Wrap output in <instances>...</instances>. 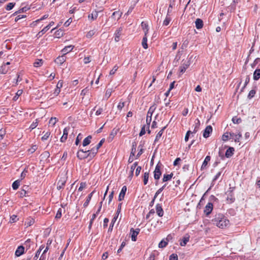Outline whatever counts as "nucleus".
<instances>
[{
	"instance_id": "35",
	"label": "nucleus",
	"mask_w": 260,
	"mask_h": 260,
	"mask_svg": "<svg viewBox=\"0 0 260 260\" xmlns=\"http://www.w3.org/2000/svg\"><path fill=\"white\" fill-rule=\"evenodd\" d=\"M152 115V114H148V113H147L146 121V123H147L148 127H149V125L151 121Z\"/></svg>"
},
{
	"instance_id": "50",
	"label": "nucleus",
	"mask_w": 260,
	"mask_h": 260,
	"mask_svg": "<svg viewBox=\"0 0 260 260\" xmlns=\"http://www.w3.org/2000/svg\"><path fill=\"white\" fill-rule=\"evenodd\" d=\"M17 216L15 215H13L10 217V222L11 223H14L15 222L17 221Z\"/></svg>"
},
{
	"instance_id": "60",
	"label": "nucleus",
	"mask_w": 260,
	"mask_h": 260,
	"mask_svg": "<svg viewBox=\"0 0 260 260\" xmlns=\"http://www.w3.org/2000/svg\"><path fill=\"white\" fill-rule=\"evenodd\" d=\"M86 187V183L84 182H82L80 183V186L78 188L79 191H82L83 188Z\"/></svg>"
},
{
	"instance_id": "10",
	"label": "nucleus",
	"mask_w": 260,
	"mask_h": 260,
	"mask_svg": "<svg viewBox=\"0 0 260 260\" xmlns=\"http://www.w3.org/2000/svg\"><path fill=\"white\" fill-rule=\"evenodd\" d=\"M69 129L70 127H69L64 128L63 135L60 138V141L61 142H64L67 140Z\"/></svg>"
},
{
	"instance_id": "3",
	"label": "nucleus",
	"mask_w": 260,
	"mask_h": 260,
	"mask_svg": "<svg viewBox=\"0 0 260 260\" xmlns=\"http://www.w3.org/2000/svg\"><path fill=\"white\" fill-rule=\"evenodd\" d=\"M89 150L84 151L83 150L80 149L79 150L77 154V157L80 159H82L90 157V153Z\"/></svg>"
},
{
	"instance_id": "46",
	"label": "nucleus",
	"mask_w": 260,
	"mask_h": 260,
	"mask_svg": "<svg viewBox=\"0 0 260 260\" xmlns=\"http://www.w3.org/2000/svg\"><path fill=\"white\" fill-rule=\"evenodd\" d=\"M255 94V91L254 90H251L248 95V98L250 99L253 98Z\"/></svg>"
},
{
	"instance_id": "49",
	"label": "nucleus",
	"mask_w": 260,
	"mask_h": 260,
	"mask_svg": "<svg viewBox=\"0 0 260 260\" xmlns=\"http://www.w3.org/2000/svg\"><path fill=\"white\" fill-rule=\"evenodd\" d=\"M229 138V133H225L222 136V140L223 141H226Z\"/></svg>"
},
{
	"instance_id": "8",
	"label": "nucleus",
	"mask_w": 260,
	"mask_h": 260,
	"mask_svg": "<svg viewBox=\"0 0 260 260\" xmlns=\"http://www.w3.org/2000/svg\"><path fill=\"white\" fill-rule=\"evenodd\" d=\"M212 132V127L211 125H208L203 133V137L205 138H207L209 137L210 134Z\"/></svg>"
},
{
	"instance_id": "22",
	"label": "nucleus",
	"mask_w": 260,
	"mask_h": 260,
	"mask_svg": "<svg viewBox=\"0 0 260 260\" xmlns=\"http://www.w3.org/2000/svg\"><path fill=\"white\" fill-rule=\"evenodd\" d=\"M233 190L231 188H230V190L226 192V194L228 195L227 200H230L231 202H233L234 201V198L232 194Z\"/></svg>"
},
{
	"instance_id": "38",
	"label": "nucleus",
	"mask_w": 260,
	"mask_h": 260,
	"mask_svg": "<svg viewBox=\"0 0 260 260\" xmlns=\"http://www.w3.org/2000/svg\"><path fill=\"white\" fill-rule=\"evenodd\" d=\"M22 90H18L16 92V95L14 96L13 100L14 101H16L18 99V97L22 94Z\"/></svg>"
},
{
	"instance_id": "51",
	"label": "nucleus",
	"mask_w": 260,
	"mask_h": 260,
	"mask_svg": "<svg viewBox=\"0 0 260 260\" xmlns=\"http://www.w3.org/2000/svg\"><path fill=\"white\" fill-rule=\"evenodd\" d=\"M50 135V132H46L44 134V135L42 137V140L43 141L46 140L49 138Z\"/></svg>"
},
{
	"instance_id": "58",
	"label": "nucleus",
	"mask_w": 260,
	"mask_h": 260,
	"mask_svg": "<svg viewBox=\"0 0 260 260\" xmlns=\"http://www.w3.org/2000/svg\"><path fill=\"white\" fill-rule=\"evenodd\" d=\"M41 250H42V248H41V247H40L39 248V249L37 251V252L36 253V255H35V256L34 257V259L35 260H36L38 258V257H39V256L40 254Z\"/></svg>"
},
{
	"instance_id": "20",
	"label": "nucleus",
	"mask_w": 260,
	"mask_h": 260,
	"mask_svg": "<svg viewBox=\"0 0 260 260\" xmlns=\"http://www.w3.org/2000/svg\"><path fill=\"white\" fill-rule=\"evenodd\" d=\"M234 148L233 147H230L226 150L225 155L226 157L229 158L231 157L234 154Z\"/></svg>"
},
{
	"instance_id": "53",
	"label": "nucleus",
	"mask_w": 260,
	"mask_h": 260,
	"mask_svg": "<svg viewBox=\"0 0 260 260\" xmlns=\"http://www.w3.org/2000/svg\"><path fill=\"white\" fill-rule=\"evenodd\" d=\"M169 260H178V256L176 254H172L170 256Z\"/></svg>"
},
{
	"instance_id": "25",
	"label": "nucleus",
	"mask_w": 260,
	"mask_h": 260,
	"mask_svg": "<svg viewBox=\"0 0 260 260\" xmlns=\"http://www.w3.org/2000/svg\"><path fill=\"white\" fill-rule=\"evenodd\" d=\"M122 14V12H120L119 11H115L113 13L111 16V18L114 19L117 18V19L118 20L121 17Z\"/></svg>"
},
{
	"instance_id": "39",
	"label": "nucleus",
	"mask_w": 260,
	"mask_h": 260,
	"mask_svg": "<svg viewBox=\"0 0 260 260\" xmlns=\"http://www.w3.org/2000/svg\"><path fill=\"white\" fill-rule=\"evenodd\" d=\"M149 173L145 172L144 174V184L146 185L148 181Z\"/></svg>"
},
{
	"instance_id": "24",
	"label": "nucleus",
	"mask_w": 260,
	"mask_h": 260,
	"mask_svg": "<svg viewBox=\"0 0 260 260\" xmlns=\"http://www.w3.org/2000/svg\"><path fill=\"white\" fill-rule=\"evenodd\" d=\"M166 126H164L156 135L154 142H156L159 140L161 137L164 130L166 129Z\"/></svg>"
},
{
	"instance_id": "52",
	"label": "nucleus",
	"mask_w": 260,
	"mask_h": 260,
	"mask_svg": "<svg viewBox=\"0 0 260 260\" xmlns=\"http://www.w3.org/2000/svg\"><path fill=\"white\" fill-rule=\"evenodd\" d=\"M61 217V209L59 208L56 214L55 218L59 219Z\"/></svg>"
},
{
	"instance_id": "61",
	"label": "nucleus",
	"mask_w": 260,
	"mask_h": 260,
	"mask_svg": "<svg viewBox=\"0 0 260 260\" xmlns=\"http://www.w3.org/2000/svg\"><path fill=\"white\" fill-rule=\"evenodd\" d=\"M146 133V131H145V125H144L142 128H141V132L139 134V136H142L143 135H144Z\"/></svg>"
},
{
	"instance_id": "36",
	"label": "nucleus",
	"mask_w": 260,
	"mask_h": 260,
	"mask_svg": "<svg viewBox=\"0 0 260 260\" xmlns=\"http://www.w3.org/2000/svg\"><path fill=\"white\" fill-rule=\"evenodd\" d=\"M168 244V241H164V240H161L159 243L158 244V247L159 248H164Z\"/></svg>"
},
{
	"instance_id": "37",
	"label": "nucleus",
	"mask_w": 260,
	"mask_h": 260,
	"mask_svg": "<svg viewBox=\"0 0 260 260\" xmlns=\"http://www.w3.org/2000/svg\"><path fill=\"white\" fill-rule=\"evenodd\" d=\"M15 5V3H10L8 4L6 7V9L7 11H10L13 9V8L14 7Z\"/></svg>"
},
{
	"instance_id": "44",
	"label": "nucleus",
	"mask_w": 260,
	"mask_h": 260,
	"mask_svg": "<svg viewBox=\"0 0 260 260\" xmlns=\"http://www.w3.org/2000/svg\"><path fill=\"white\" fill-rule=\"evenodd\" d=\"M95 31L94 30H91L89 31L86 35V37L88 38L92 37L95 34Z\"/></svg>"
},
{
	"instance_id": "26",
	"label": "nucleus",
	"mask_w": 260,
	"mask_h": 260,
	"mask_svg": "<svg viewBox=\"0 0 260 260\" xmlns=\"http://www.w3.org/2000/svg\"><path fill=\"white\" fill-rule=\"evenodd\" d=\"M91 138H92V137L91 136H88V137L85 138L84 139L83 142V146H86L89 145L91 142Z\"/></svg>"
},
{
	"instance_id": "15",
	"label": "nucleus",
	"mask_w": 260,
	"mask_h": 260,
	"mask_svg": "<svg viewBox=\"0 0 260 260\" xmlns=\"http://www.w3.org/2000/svg\"><path fill=\"white\" fill-rule=\"evenodd\" d=\"M74 47V46L72 45L66 46L63 49H62L61 52L64 55L67 53L71 52L73 49Z\"/></svg>"
},
{
	"instance_id": "28",
	"label": "nucleus",
	"mask_w": 260,
	"mask_h": 260,
	"mask_svg": "<svg viewBox=\"0 0 260 260\" xmlns=\"http://www.w3.org/2000/svg\"><path fill=\"white\" fill-rule=\"evenodd\" d=\"M210 156H207L204 160V161L203 162V164L202 165L201 168L203 169L205 168L206 166L207 165L208 162L210 160Z\"/></svg>"
},
{
	"instance_id": "13",
	"label": "nucleus",
	"mask_w": 260,
	"mask_h": 260,
	"mask_svg": "<svg viewBox=\"0 0 260 260\" xmlns=\"http://www.w3.org/2000/svg\"><path fill=\"white\" fill-rule=\"evenodd\" d=\"M229 134L230 135L231 138L234 139V140L236 142H239L240 138L242 137V135L240 133H239L237 135L233 133H230Z\"/></svg>"
},
{
	"instance_id": "23",
	"label": "nucleus",
	"mask_w": 260,
	"mask_h": 260,
	"mask_svg": "<svg viewBox=\"0 0 260 260\" xmlns=\"http://www.w3.org/2000/svg\"><path fill=\"white\" fill-rule=\"evenodd\" d=\"M99 149L95 147L91 148L90 150H88L89 151V153H90V157H93L95 154L97 153Z\"/></svg>"
},
{
	"instance_id": "59",
	"label": "nucleus",
	"mask_w": 260,
	"mask_h": 260,
	"mask_svg": "<svg viewBox=\"0 0 260 260\" xmlns=\"http://www.w3.org/2000/svg\"><path fill=\"white\" fill-rule=\"evenodd\" d=\"M190 134H193V133H192V131H187V133H186V135H185V139H184V140H185V141L186 142H187V141L188 140V138H189V135H190Z\"/></svg>"
},
{
	"instance_id": "27",
	"label": "nucleus",
	"mask_w": 260,
	"mask_h": 260,
	"mask_svg": "<svg viewBox=\"0 0 260 260\" xmlns=\"http://www.w3.org/2000/svg\"><path fill=\"white\" fill-rule=\"evenodd\" d=\"M260 78V69H256L253 73V79L257 80Z\"/></svg>"
},
{
	"instance_id": "42",
	"label": "nucleus",
	"mask_w": 260,
	"mask_h": 260,
	"mask_svg": "<svg viewBox=\"0 0 260 260\" xmlns=\"http://www.w3.org/2000/svg\"><path fill=\"white\" fill-rule=\"evenodd\" d=\"M112 92V89H108L106 90V93H105V97L107 99H108L111 95V93Z\"/></svg>"
},
{
	"instance_id": "47",
	"label": "nucleus",
	"mask_w": 260,
	"mask_h": 260,
	"mask_svg": "<svg viewBox=\"0 0 260 260\" xmlns=\"http://www.w3.org/2000/svg\"><path fill=\"white\" fill-rule=\"evenodd\" d=\"M38 124V120L36 119V121L35 122H33L31 123V124L30 125V128H31V129H34L35 128H36Z\"/></svg>"
},
{
	"instance_id": "19",
	"label": "nucleus",
	"mask_w": 260,
	"mask_h": 260,
	"mask_svg": "<svg viewBox=\"0 0 260 260\" xmlns=\"http://www.w3.org/2000/svg\"><path fill=\"white\" fill-rule=\"evenodd\" d=\"M200 125V121L199 119H196V120L194 121V129H193V131L192 132V133L193 134L196 133L199 129Z\"/></svg>"
},
{
	"instance_id": "9",
	"label": "nucleus",
	"mask_w": 260,
	"mask_h": 260,
	"mask_svg": "<svg viewBox=\"0 0 260 260\" xmlns=\"http://www.w3.org/2000/svg\"><path fill=\"white\" fill-rule=\"evenodd\" d=\"M190 64L189 61H185L180 67V72L183 74L185 70L188 68Z\"/></svg>"
},
{
	"instance_id": "32",
	"label": "nucleus",
	"mask_w": 260,
	"mask_h": 260,
	"mask_svg": "<svg viewBox=\"0 0 260 260\" xmlns=\"http://www.w3.org/2000/svg\"><path fill=\"white\" fill-rule=\"evenodd\" d=\"M20 181L19 180H17L13 183L12 188L13 189L16 190L17 188H18V187L20 185Z\"/></svg>"
},
{
	"instance_id": "29",
	"label": "nucleus",
	"mask_w": 260,
	"mask_h": 260,
	"mask_svg": "<svg viewBox=\"0 0 260 260\" xmlns=\"http://www.w3.org/2000/svg\"><path fill=\"white\" fill-rule=\"evenodd\" d=\"M173 174L171 173L170 174H165L163 177L162 180L164 182H166L171 180L173 177Z\"/></svg>"
},
{
	"instance_id": "45",
	"label": "nucleus",
	"mask_w": 260,
	"mask_h": 260,
	"mask_svg": "<svg viewBox=\"0 0 260 260\" xmlns=\"http://www.w3.org/2000/svg\"><path fill=\"white\" fill-rule=\"evenodd\" d=\"M118 69V66L117 65H115L113 68L110 71V75H112L115 73V72L117 71V70Z\"/></svg>"
},
{
	"instance_id": "41",
	"label": "nucleus",
	"mask_w": 260,
	"mask_h": 260,
	"mask_svg": "<svg viewBox=\"0 0 260 260\" xmlns=\"http://www.w3.org/2000/svg\"><path fill=\"white\" fill-rule=\"evenodd\" d=\"M232 121L234 123L239 124L241 122L242 120L240 118H237V117H234L232 118Z\"/></svg>"
},
{
	"instance_id": "34",
	"label": "nucleus",
	"mask_w": 260,
	"mask_h": 260,
	"mask_svg": "<svg viewBox=\"0 0 260 260\" xmlns=\"http://www.w3.org/2000/svg\"><path fill=\"white\" fill-rule=\"evenodd\" d=\"M147 38L146 36H144L143 38L142 45L144 49H147L148 48V45L147 43Z\"/></svg>"
},
{
	"instance_id": "14",
	"label": "nucleus",
	"mask_w": 260,
	"mask_h": 260,
	"mask_svg": "<svg viewBox=\"0 0 260 260\" xmlns=\"http://www.w3.org/2000/svg\"><path fill=\"white\" fill-rule=\"evenodd\" d=\"M190 236L188 234H186L182 238L180 244L181 246H184L186 245L187 243L189 241Z\"/></svg>"
},
{
	"instance_id": "62",
	"label": "nucleus",
	"mask_w": 260,
	"mask_h": 260,
	"mask_svg": "<svg viewBox=\"0 0 260 260\" xmlns=\"http://www.w3.org/2000/svg\"><path fill=\"white\" fill-rule=\"evenodd\" d=\"M138 165V162H135L134 164H133V165L131 167V172H132V173H134V171L136 167Z\"/></svg>"
},
{
	"instance_id": "21",
	"label": "nucleus",
	"mask_w": 260,
	"mask_h": 260,
	"mask_svg": "<svg viewBox=\"0 0 260 260\" xmlns=\"http://www.w3.org/2000/svg\"><path fill=\"white\" fill-rule=\"evenodd\" d=\"M65 61H66V56L64 55H63L61 56H59L55 60L56 63H57V64H62Z\"/></svg>"
},
{
	"instance_id": "33",
	"label": "nucleus",
	"mask_w": 260,
	"mask_h": 260,
	"mask_svg": "<svg viewBox=\"0 0 260 260\" xmlns=\"http://www.w3.org/2000/svg\"><path fill=\"white\" fill-rule=\"evenodd\" d=\"M93 192H91L88 196L86 201L85 202V203H84L83 204V206L84 207H86L88 206L90 200H91V198L92 197V194H93Z\"/></svg>"
},
{
	"instance_id": "4",
	"label": "nucleus",
	"mask_w": 260,
	"mask_h": 260,
	"mask_svg": "<svg viewBox=\"0 0 260 260\" xmlns=\"http://www.w3.org/2000/svg\"><path fill=\"white\" fill-rule=\"evenodd\" d=\"M140 231V229H136L134 230L133 228H132L131 229L130 234H131L132 240L133 241H136L137 240V236L139 234Z\"/></svg>"
},
{
	"instance_id": "1",
	"label": "nucleus",
	"mask_w": 260,
	"mask_h": 260,
	"mask_svg": "<svg viewBox=\"0 0 260 260\" xmlns=\"http://www.w3.org/2000/svg\"><path fill=\"white\" fill-rule=\"evenodd\" d=\"M214 224H216L219 228L223 229L229 224V220L224 218L222 215H218L213 220Z\"/></svg>"
},
{
	"instance_id": "57",
	"label": "nucleus",
	"mask_w": 260,
	"mask_h": 260,
	"mask_svg": "<svg viewBox=\"0 0 260 260\" xmlns=\"http://www.w3.org/2000/svg\"><path fill=\"white\" fill-rule=\"evenodd\" d=\"M26 16L25 15H19L15 18V21H18L19 20L25 18Z\"/></svg>"
},
{
	"instance_id": "7",
	"label": "nucleus",
	"mask_w": 260,
	"mask_h": 260,
	"mask_svg": "<svg viewBox=\"0 0 260 260\" xmlns=\"http://www.w3.org/2000/svg\"><path fill=\"white\" fill-rule=\"evenodd\" d=\"M213 210V204L211 203H208L205 207L204 209V213L208 215L211 213Z\"/></svg>"
},
{
	"instance_id": "12",
	"label": "nucleus",
	"mask_w": 260,
	"mask_h": 260,
	"mask_svg": "<svg viewBox=\"0 0 260 260\" xmlns=\"http://www.w3.org/2000/svg\"><path fill=\"white\" fill-rule=\"evenodd\" d=\"M126 186H123L122 188V189L119 193V197H118V200L119 201H122V200L124 199V196H125V192L126 191Z\"/></svg>"
},
{
	"instance_id": "48",
	"label": "nucleus",
	"mask_w": 260,
	"mask_h": 260,
	"mask_svg": "<svg viewBox=\"0 0 260 260\" xmlns=\"http://www.w3.org/2000/svg\"><path fill=\"white\" fill-rule=\"evenodd\" d=\"M57 121V119L56 117H51L50 119L49 123H51L53 125H54Z\"/></svg>"
},
{
	"instance_id": "40",
	"label": "nucleus",
	"mask_w": 260,
	"mask_h": 260,
	"mask_svg": "<svg viewBox=\"0 0 260 260\" xmlns=\"http://www.w3.org/2000/svg\"><path fill=\"white\" fill-rule=\"evenodd\" d=\"M156 106H155V104L153 105L152 106H151L148 111L147 113H148V114H152L154 112V111H155V110L156 109Z\"/></svg>"
},
{
	"instance_id": "18",
	"label": "nucleus",
	"mask_w": 260,
	"mask_h": 260,
	"mask_svg": "<svg viewBox=\"0 0 260 260\" xmlns=\"http://www.w3.org/2000/svg\"><path fill=\"white\" fill-rule=\"evenodd\" d=\"M195 24L197 29H201L203 26V21L202 19L198 18L195 21Z\"/></svg>"
},
{
	"instance_id": "31",
	"label": "nucleus",
	"mask_w": 260,
	"mask_h": 260,
	"mask_svg": "<svg viewBox=\"0 0 260 260\" xmlns=\"http://www.w3.org/2000/svg\"><path fill=\"white\" fill-rule=\"evenodd\" d=\"M98 16V12L95 11L94 12H92L90 15L88 16V18L91 19L92 20H94Z\"/></svg>"
},
{
	"instance_id": "17",
	"label": "nucleus",
	"mask_w": 260,
	"mask_h": 260,
	"mask_svg": "<svg viewBox=\"0 0 260 260\" xmlns=\"http://www.w3.org/2000/svg\"><path fill=\"white\" fill-rule=\"evenodd\" d=\"M24 248L23 246H19L15 251V255L17 256H19L24 253Z\"/></svg>"
},
{
	"instance_id": "54",
	"label": "nucleus",
	"mask_w": 260,
	"mask_h": 260,
	"mask_svg": "<svg viewBox=\"0 0 260 260\" xmlns=\"http://www.w3.org/2000/svg\"><path fill=\"white\" fill-rule=\"evenodd\" d=\"M81 139H82L81 135L80 134H79L78 135V136L76 138V141H75V144L76 145H78L79 144L80 141Z\"/></svg>"
},
{
	"instance_id": "6",
	"label": "nucleus",
	"mask_w": 260,
	"mask_h": 260,
	"mask_svg": "<svg viewBox=\"0 0 260 260\" xmlns=\"http://www.w3.org/2000/svg\"><path fill=\"white\" fill-rule=\"evenodd\" d=\"M161 173L160 172V167L158 165L155 167L154 172V177L155 179L158 180L159 179L160 176H161Z\"/></svg>"
},
{
	"instance_id": "56",
	"label": "nucleus",
	"mask_w": 260,
	"mask_h": 260,
	"mask_svg": "<svg viewBox=\"0 0 260 260\" xmlns=\"http://www.w3.org/2000/svg\"><path fill=\"white\" fill-rule=\"evenodd\" d=\"M188 44V41L187 40H185L183 42V43H182V47H181L182 49H185L187 47Z\"/></svg>"
},
{
	"instance_id": "16",
	"label": "nucleus",
	"mask_w": 260,
	"mask_h": 260,
	"mask_svg": "<svg viewBox=\"0 0 260 260\" xmlns=\"http://www.w3.org/2000/svg\"><path fill=\"white\" fill-rule=\"evenodd\" d=\"M156 212L157 214L159 217H161L163 216L164 211L161 208V206L159 204H157L156 206Z\"/></svg>"
},
{
	"instance_id": "2",
	"label": "nucleus",
	"mask_w": 260,
	"mask_h": 260,
	"mask_svg": "<svg viewBox=\"0 0 260 260\" xmlns=\"http://www.w3.org/2000/svg\"><path fill=\"white\" fill-rule=\"evenodd\" d=\"M67 177L64 174H63L62 176H60L57 184V188L58 190L61 189L65 185L67 181Z\"/></svg>"
},
{
	"instance_id": "63",
	"label": "nucleus",
	"mask_w": 260,
	"mask_h": 260,
	"mask_svg": "<svg viewBox=\"0 0 260 260\" xmlns=\"http://www.w3.org/2000/svg\"><path fill=\"white\" fill-rule=\"evenodd\" d=\"M88 91V89L87 87H86L85 88H84V89H83L81 91V95L82 96H84L87 93Z\"/></svg>"
},
{
	"instance_id": "11",
	"label": "nucleus",
	"mask_w": 260,
	"mask_h": 260,
	"mask_svg": "<svg viewBox=\"0 0 260 260\" xmlns=\"http://www.w3.org/2000/svg\"><path fill=\"white\" fill-rule=\"evenodd\" d=\"M54 24L53 22H51L47 26L45 27L41 31L39 32L38 34V36L39 37L42 36L44 33H45Z\"/></svg>"
},
{
	"instance_id": "55",
	"label": "nucleus",
	"mask_w": 260,
	"mask_h": 260,
	"mask_svg": "<svg viewBox=\"0 0 260 260\" xmlns=\"http://www.w3.org/2000/svg\"><path fill=\"white\" fill-rule=\"evenodd\" d=\"M6 134L5 130L1 129H0V140H2L4 138V136Z\"/></svg>"
},
{
	"instance_id": "43",
	"label": "nucleus",
	"mask_w": 260,
	"mask_h": 260,
	"mask_svg": "<svg viewBox=\"0 0 260 260\" xmlns=\"http://www.w3.org/2000/svg\"><path fill=\"white\" fill-rule=\"evenodd\" d=\"M171 20V18L170 17H168L167 16L166 19H165V20L163 22V25H164V26L168 25L170 23Z\"/></svg>"
},
{
	"instance_id": "64",
	"label": "nucleus",
	"mask_w": 260,
	"mask_h": 260,
	"mask_svg": "<svg viewBox=\"0 0 260 260\" xmlns=\"http://www.w3.org/2000/svg\"><path fill=\"white\" fill-rule=\"evenodd\" d=\"M124 106V102H120L117 106V108L121 110Z\"/></svg>"
},
{
	"instance_id": "5",
	"label": "nucleus",
	"mask_w": 260,
	"mask_h": 260,
	"mask_svg": "<svg viewBox=\"0 0 260 260\" xmlns=\"http://www.w3.org/2000/svg\"><path fill=\"white\" fill-rule=\"evenodd\" d=\"M122 30V27H120L116 30L114 33V40L116 42L120 40V37L121 35Z\"/></svg>"
},
{
	"instance_id": "30",
	"label": "nucleus",
	"mask_w": 260,
	"mask_h": 260,
	"mask_svg": "<svg viewBox=\"0 0 260 260\" xmlns=\"http://www.w3.org/2000/svg\"><path fill=\"white\" fill-rule=\"evenodd\" d=\"M43 61L42 59H38L34 63V66L35 67L37 68V67L41 66L43 64Z\"/></svg>"
}]
</instances>
